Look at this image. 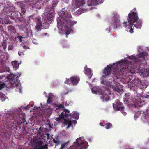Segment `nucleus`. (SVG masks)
I'll return each instance as SVG.
<instances>
[{"label": "nucleus", "instance_id": "nucleus-26", "mask_svg": "<svg viewBox=\"0 0 149 149\" xmlns=\"http://www.w3.org/2000/svg\"><path fill=\"white\" fill-rule=\"evenodd\" d=\"M134 26L137 28H141V24L139 22H137L134 25Z\"/></svg>", "mask_w": 149, "mask_h": 149}, {"label": "nucleus", "instance_id": "nucleus-3", "mask_svg": "<svg viewBox=\"0 0 149 149\" xmlns=\"http://www.w3.org/2000/svg\"><path fill=\"white\" fill-rule=\"evenodd\" d=\"M138 19L137 13L134 12V11H132L128 14V25L127 24V22H125L123 23V24L124 25L123 26L126 28V29L127 31H128V29H129V32L132 33L133 31L132 26H133L134 23L137 22Z\"/></svg>", "mask_w": 149, "mask_h": 149}, {"label": "nucleus", "instance_id": "nucleus-6", "mask_svg": "<svg viewBox=\"0 0 149 149\" xmlns=\"http://www.w3.org/2000/svg\"><path fill=\"white\" fill-rule=\"evenodd\" d=\"M108 92V90H106L105 92L102 91L101 92H98L96 93L94 91V93H97L99 95L101 98L102 99L103 101H107L109 99V97L108 96L109 94H107L106 93Z\"/></svg>", "mask_w": 149, "mask_h": 149}, {"label": "nucleus", "instance_id": "nucleus-27", "mask_svg": "<svg viewBox=\"0 0 149 149\" xmlns=\"http://www.w3.org/2000/svg\"><path fill=\"white\" fill-rule=\"evenodd\" d=\"M52 97L50 95L48 97V99L47 101V103L48 104L51 103L52 102Z\"/></svg>", "mask_w": 149, "mask_h": 149}, {"label": "nucleus", "instance_id": "nucleus-52", "mask_svg": "<svg viewBox=\"0 0 149 149\" xmlns=\"http://www.w3.org/2000/svg\"><path fill=\"white\" fill-rule=\"evenodd\" d=\"M101 83H102V84H105V83H104V81H102L101 82Z\"/></svg>", "mask_w": 149, "mask_h": 149}, {"label": "nucleus", "instance_id": "nucleus-2", "mask_svg": "<svg viewBox=\"0 0 149 149\" xmlns=\"http://www.w3.org/2000/svg\"><path fill=\"white\" fill-rule=\"evenodd\" d=\"M25 118L24 114L22 113L18 114L17 116L8 115L6 117L5 120L7 123H11L10 125L11 127H17L25 122Z\"/></svg>", "mask_w": 149, "mask_h": 149}, {"label": "nucleus", "instance_id": "nucleus-54", "mask_svg": "<svg viewBox=\"0 0 149 149\" xmlns=\"http://www.w3.org/2000/svg\"><path fill=\"white\" fill-rule=\"evenodd\" d=\"M69 91H67V93L65 94V95H66V94H67V93H68V92H69Z\"/></svg>", "mask_w": 149, "mask_h": 149}, {"label": "nucleus", "instance_id": "nucleus-36", "mask_svg": "<svg viewBox=\"0 0 149 149\" xmlns=\"http://www.w3.org/2000/svg\"><path fill=\"white\" fill-rule=\"evenodd\" d=\"M6 44L5 42H3L2 44V45L3 46L4 49H5L6 48Z\"/></svg>", "mask_w": 149, "mask_h": 149}, {"label": "nucleus", "instance_id": "nucleus-14", "mask_svg": "<svg viewBox=\"0 0 149 149\" xmlns=\"http://www.w3.org/2000/svg\"><path fill=\"white\" fill-rule=\"evenodd\" d=\"M26 11L25 9L23 8H21V12H17V13H15V14H17V15H13L14 16V17L15 18H18L19 17L18 16V14H19L20 15V16L23 17V15H24Z\"/></svg>", "mask_w": 149, "mask_h": 149}, {"label": "nucleus", "instance_id": "nucleus-50", "mask_svg": "<svg viewBox=\"0 0 149 149\" xmlns=\"http://www.w3.org/2000/svg\"><path fill=\"white\" fill-rule=\"evenodd\" d=\"M123 113L124 115H125L126 114V113L124 112H123Z\"/></svg>", "mask_w": 149, "mask_h": 149}, {"label": "nucleus", "instance_id": "nucleus-21", "mask_svg": "<svg viewBox=\"0 0 149 149\" xmlns=\"http://www.w3.org/2000/svg\"><path fill=\"white\" fill-rule=\"evenodd\" d=\"M64 116H62V115L61 114V115H59L58 117L57 118L56 120L57 122L60 123L63 121L62 120L64 119Z\"/></svg>", "mask_w": 149, "mask_h": 149}, {"label": "nucleus", "instance_id": "nucleus-17", "mask_svg": "<svg viewBox=\"0 0 149 149\" xmlns=\"http://www.w3.org/2000/svg\"><path fill=\"white\" fill-rule=\"evenodd\" d=\"M124 63H119L118 65V66L120 65L121 67V69L120 70V71L119 72V74H123V72H124L125 71L126 69V67H125V68H124V67H123L124 66Z\"/></svg>", "mask_w": 149, "mask_h": 149}, {"label": "nucleus", "instance_id": "nucleus-9", "mask_svg": "<svg viewBox=\"0 0 149 149\" xmlns=\"http://www.w3.org/2000/svg\"><path fill=\"white\" fill-rule=\"evenodd\" d=\"M36 25L35 26L36 29L37 31L40 30L42 29V24L40 20L38 18L36 22Z\"/></svg>", "mask_w": 149, "mask_h": 149}, {"label": "nucleus", "instance_id": "nucleus-13", "mask_svg": "<svg viewBox=\"0 0 149 149\" xmlns=\"http://www.w3.org/2000/svg\"><path fill=\"white\" fill-rule=\"evenodd\" d=\"M62 116H63L64 118H67L69 116L70 118V111L67 109H65L64 111L61 113Z\"/></svg>", "mask_w": 149, "mask_h": 149}, {"label": "nucleus", "instance_id": "nucleus-20", "mask_svg": "<svg viewBox=\"0 0 149 149\" xmlns=\"http://www.w3.org/2000/svg\"><path fill=\"white\" fill-rule=\"evenodd\" d=\"M107 86L108 87V88L109 89V87H110L113 90H114L115 91H116L118 92H119L120 91V90L119 89H116V88L113 85H111V84L109 83H107Z\"/></svg>", "mask_w": 149, "mask_h": 149}, {"label": "nucleus", "instance_id": "nucleus-1", "mask_svg": "<svg viewBox=\"0 0 149 149\" xmlns=\"http://www.w3.org/2000/svg\"><path fill=\"white\" fill-rule=\"evenodd\" d=\"M65 10H62L60 13V17L58 18L57 20L58 25L65 28L66 34H68L72 30L71 27L76 23V22L72 21L70 13Z\"/></svg>", "mask_w": 149, "mask_h": 149}, {"label": "nucleus", "instance_id": "nucleus-46", "mask_svg": "<svg viewBox=\"0 0 149 149\" xmlns=\"http://www.w3.org/2000/svg\"><path fill=\"white\" fill-rule=\"evenodd\" d=\"M28 108H29L28 106H26L25 107L24 109L26 110H27L28 109Z\"/></svg>", "mask_w": 149, "mask_h": 149}, {"label": "nucleus", "instance_id": "nucleus-47", "mask_svg": "<svg viewBox=\"0 0 149 149\" xmlns=\"http://www.w3.org/2000/svg\"><path fill=\"white\" fill-rule=\"evenodd\" d=\"M21 89L22 88L20 87H19V91L20 92H21Z\"/></svg>", "mask_w": 149, "mask_h": 149}, {"label": "nucleus", "instance_id": "nucleus-18", "mask_svg": "<svg viewBox=\"0 0 149 149\" xmlns=\"http://www.w3.org/2000/svg\"><path fill=\"white\" fill-rule=\"evenodd\" d=\"M70 118H75L76 119H78L79 118V114L76 111L73 112L72 113L70 114Z\"/></svg>", "mask_w": 149, "mask_h": 149}, {"label": "nucleus", "instance_id": "nucleus-7", "mask_svg": "<svg viewBox=\"0 0 149 149\" xmlns=\"http://www.w3.org/2000/svg\"><path fill=\"white\" fill-rule=\"evenodd\" d=\"M122 103L120 102L118 100L116 101V104H113V106L115 109L116 110L122 111L123 109V107H122Z\"/></svg>", "mask_w": 149, "mask_h": 149}, {"label": "nucleus", "instance_id": "nucleus-5", "mask_svg": "<svg viewBox=\"0 0 149 149\" xmlns=\"http://www.w3.org/2000/svg\"><path fill=\"white\" fill-rule=\"evenodd\" d=\"M45 15L49 20H51L54 17V11L53 8L46 9L45 12Z\"/></svg>", "mask_w": 149, "mask_h": 149}, {"label": "nucleus", "instance_id": "nucleus-49", "mask_svg": "<svg viewBox=\"0 0 149 149\" xmlns=\"http://www.w3.org/2000/svg\"><path fill=\"white\" fill-rule=\"evenodd\" d=\"M39 131H38V133H39V132L40 130V131H41V127H40V128H39Z\"/></svg>", "mask_w": 149, "mask_h": 149}, {"label": "nucleus", "instance_id": "nucleus-12", "mask_svg": "<svg viewBox=\"0 0 149 149\" xmlns=\"http://www.w3.org/2000/svg\"><path fill=\"white\" fill-rule=\"evenodd\" d=\"M111 68L109 65H108L104 70L103 73L105 76L111 74Z\"/></svg>", "mask_w": 149, "mask_h": 149}, {"label": "nucleus", "instance_id": "nucleus-24", "mask_svg": "<svg viewBox=\"0 0 149 149\" xmlns=\"http://www.w3.org/2000/svg\"><path fill=\"white\" fill-rule=\"evenodd\" d=\"M102 3V1L101 0H94V5H97L99 3Z\"/></svg>", "mask_w": 149, "mask_h": 149}, {"label": "nucleus", "instance_id": "nucleus-30", "mask_svg": "<svg viewBox=\"0 0 149 149\" xmlns=\"http://www.w3.org/2000/svg\"><path fill=\"white\" fill-rule=\"evenodd\" d=\"M89 84V86L90 87V88L91 89V91L92 93H93V86L92 84H91L90 83L88 82H87Z\"/></svg>", "mask_w": 149, "mask_h": 149}, {"label": "nucleus", "instance_id": "nucleus-4", "mask_svg": "<svg viewBox=\"0 0 149 149\" xmlns=\"http://www.w3.org/2000/svg\"><path fill=\"white\" fill-rule=\"evenodd\" d=\"M80 80L79 77L77 76H73L70 79L66 78L65 83L68 85L72 84L73 85H77Z\"/></svg>", "mask_w": 149, "mask_h": 149}, {"label": "nucleus", "instance_id": "nucleus-8", "mask_svg": "<svg viewBox=\"0 0 149 149\" xmlns=\"http://www.w3.org/2000/svg\"><path fill=\"white\" fill-rule=\"evenodd\" d=\"M84 73L88 76L89 79H90L92 76L90 69L87 67L86 66L84 67Z\"/></svg>", "mask_w": 149, "mask_h": 149}, {"label": "nucleus", "instance_id": "nucleus-23", "mask_svg": "<svg viewBox=\"0 0 149 149\" xmlns=\"http://www.w3.org/2000/svg\"><path fill=\"white\" fill-rule=\"evenodd\" d=\"M129 58L131 60L132 62H135L137 61V59L136 57L134 56H132L129 57Z\"/></svg>", "mask_w": 149, "mask_h": 149}, {"label": "nucleus", "instance_id": "nucleus-10", "mask_svg": "<svg viewBox=\"0 0 149 149\" xmlns=\"http://www.w3.org/2000/svg\"><path fill=\"white\" fill-rule=\"evenodd\" d=\"M75 3L76 4V8H80L85 3V0H76Z\"/></svg>", "mask_w": 149, "mask_h": 149}, {"label": "nucleus", "instance_id": "nucleus-32", "mask_svg": "<svg viewBox=\"0 0 149 149\" xmlns=\"http://www.w3.org/2000/svg\"><path fill=\"white\" fill-rule=\"evenodd\" d=\"M63 120H64V121L63 122V123L65 125H67L68 124V123H69V121L70 120H67L66 119H65Z\"/></svg>", "mask_w": 149, "mask_h": 149}, {"label": "nucleus", "instance_id": "nucleus-37", "mask_svg": "<svg viewBox=\"0 0 149 149\" xmlns=\"http://www.w3.org/2000/svg\"><path fill=\"white\" fill-rule=\"evenodd\" d=\"M54 142L56 143L57 145H58L59 144V142L58 141L56 140L55 139H53Z\"/></svg>", "mask_w": 149, "mask_h": 149}, {"label": "nucleus", "instance_id": "nucleus-11", "mask_svg": "<svg viewBox=\"0 0 149 149\" xmlns=\"http://www.w3.org/2000/svg\"><path fill=\"white\" fill-rule=\"evenodd\" d=\"M75 3L76 4V8H80L85 3V0H76Z\"/></svg>", "mask_w": 149, "mask_h": 149}, {"label": "nucleus", "instance_id": "nucleus-48", "mask_svg": "<svg viewBox=\"0 0 149 149\" xmlns=\"http://www.w3.org/2000/svg\"><path fill=\"white\" fill-rule=\"evenodd\" d=\"M45 134H44L43 135V136H42V137H43V139H44V138H45Z\"/></svg>", "mask_w": 149, "mask_h": 149}, {"label": "nucleus", "instance_id": "nucleus-34", "mask_svg": "<svg viewBox=\"0 0 149 149\" xmlns=\"http://www.w3.org/2000/svg\"><path fill=\"white\" fill-rule=\"evenodd\" d=\"M45 138H46L47 139H50V137L49 134L47 133L45 134Z\"/></svg>", "mask_w": 149, "mask_h": 149}, {"label": "nucleus", "instance_id": "nucleus-56", "mask_svg": "<svg viewBox=\"0 0 149 149\" xmlns=\"http://www.w3.org/2000/svg\"><path fill=\"white\" fill-rule=\"evenodd\" d=\"M67 47V46H65V47Z\"/></svg>", "mask_w": 149, "mask_h": 149}, {"label": "nucleus", "instance_id": "nucleus-51", "mask_svg": "<svg viewBox=\"0 0 149 149\" xmlns=\"http://www.w3.org/2000/svg\"><path fill=\"white\" fill-rule=\"evenodd\" d=\"M100 125H101V126H103V123H100Z\"/></svg>", "mask_w": 149, "mask_h": 149}, {"label": "nucleus", "instance_id": "nucleus-40", "mask_svg": "<svg viewBox=\"0 0 149 149\" xmlns=\"http://www.w3.org/2000/svg\"><path fill=\"white\" fill-rule=\"evenodd\" d=\"M17 38H19V40L21 41L22 42V37L21 36H18Z\"/></svg>", "mask_w": 149, "mask_h": 149}, {"label": "nucleus", "instance_id": "nucleus-43", "mask_svg": "<svg viewBox=\"0 0 149 149\" xmlns=\"http://www.w3.org/2000/svg\"><path fill=\"white\" fill-rule=\"evenodd\" d=\"M18 54L19 56H22L24 54L23 52H18Z\"/></svg>", "mask_w": 149, "mask_h": 149}, {"label": "nucleus", "instance_id": "nucleus-42", "mask_svg": "<svg viewBox=\"0 0 149 149\" xmlns=\"http://www.w3.org/2000/svg\"><path fill=\"white\" fill-rule=\"evenodd\" d=\"M19 85H20V84L19 83L18 84L17 83V84L16 83H15V84H14L13 86H15L16 87H18V86H19Z\"/></svg>", "mask_w": 149, "mask_h": 149}, {"label": "nucleus", "instance_id": "nucleus-55", "mask_svg": "<svg viewBox=\"0 0 149 149\" xmlns=\"http://www.w3.org/2000/svg\"><path fill=\"white\" fill-rule=\"evenodd\" d=\"M125 149H130V148H125Z\"/></svg>", "mask_w": 149, "mask_h": 149}, {"label": "nucleus", "instance_id": "nucleus-29", "mask_svg": "<svg viewBox=\"0 0 149 149\" xmlns=\"http://www.w3.org/2000/svg\"><path fill=\"white\" fill-rule=\"evenodd\" d=\"M93 0H88V5L89 6H92L93 4Z\"/></svg>", "mask_w": 149, "mask_h": 149}, {"label": "nucleus", "instance_id": "nucleus-38", "mask_svg": "<svg viewBox=\"0 0 149 149\" xmlns=\"http://www.w3.org/2000/svg\"><path fill=\"white\" fill-rule=\"evenodd\" d=\"M8 28L9 29V30H10V29H11L14 30L15 31V29L14 28V27L13 26H8Z\"/></svg>", "mask_w": 149, "mask_h": 149}, {"label": "nucleus", "instance_id": "nucleus-19", "mask_svg": "<svg viewBox=\"0 0 149 149\" xmlns=\"http://www.w3.org/2000/svg\"><path fill=\"white\" fill-rule=\"evenodd\" d=\"M148 55V54L146 52H143V53H140L137 56L139 58H142L143 60H144V56H146Z\"/></svg>", "mask_w": 149, "mask_h": 149}, {"label": "nucleus", "instance_id": "nucleus-45", "mask_svg": "<svg viewBox=\"0 0 149 149\" xmlns=\"http://www.w3.org/2000/svg\"><path fill=\"white\" fill-rule=\"evenodd\" d=\"M145 74L146 75V76H149V72H146Z\"/></svg>", "mask_w": 149, "mask_h": 149}, {"label": "nucleus", "instance_id": "nucleus-59", "mask_svg": "<svg viewBox=\"0 0 149 149\" xmlns=\"http://www.w3.org/2000/svg\"><path fill=\"white\" fill-rule=\"evenodd\" d=\"M110 93H109V94H110Z\"/></svg>", "mask_w": 149, "mask_h": 149}, {"label": "nucleus", "instance_id": "nucleus-28", "mask_svg": "<svg viewBox=\"0 0 149 149\" xmlns=\"http://www.w3.org/2000/svg\"><path fill=\"white\" fill-rule=\"evenodd\" d=\"M105 126L106 128L109 129L111 127L112 124L111 123H106Z\"/></svg>", "mask_w": 149, "mask_h": 149}, {"label": "nucleus", "instance_id": "nucleus-57", "mask_svg": "<svg viewBox=\"0 0 149 149\" xmlns=\"http://www.w3.org/2000/svg\"><path fill=\"white\" fill-rule=\"evenodd\" d=\"M71 147L72 148H73V146H71Z\"/></svg>", "mask_w": 149, "mask_h": 149}, {"label": "nucleus", "instance_id": "nucleus-44", "mask_svg": "<svg viewBox=\"0 0 149 149\" xmlns=\"http://www.w3.org/2000/svg\"><path fill=\"white\" fill-rule=\"evenodd\" d=\"M52 109H50V111H49V113H48V114H49V116H50V115H51V111H52Z\"/></svg>", "mask_w": 149, "mask_h": 149}, {"label": "nucleus", "instance_id": "nucleus-31", "mask_svg": "<svg viewBox=\"0 0 149 149\" xmlns=\"http://www.w3.org/2000/svg\"><path fill=\"white\" fill-rule=\"evenodd\" d=\"M58 3V0H56V1H54V2L53 5H52V7H55L56 5Z\"/></svg>", "mask_w": 149, "mask_h": 149}, {"label": "nucleus", "instance_id": "nucleus-58", "mask_svg": "<svg viewBox=\"0 0 149 149\" xmlns=\"http://www.w3.org/2000/svg\"><path fill=\"white\" fill-rule=\"evenodd\" d=\"M47 33H46V34H45V35H47Z\"/></svg>", "mask_w": 149, "mask_h": 149}, {"label": "nucleus", "instance_id": "nucleus-22", "mask_svg": "<svg viewBox=\"0 0 149 149\" xmlns=\"http://www.w3.org/2000/svg\"><path fill=\"white\" fill-rule=\"evenodd\" d=\"M1 79V77L0 76V79ZM6 84L0 80V90L2 89L6 86Z\"/></svg>", "mask_w": 149, "mask_h": 149}, {"label": "nucleus", "instance_id": "nucleus-35", "mask_svg": "<svg viewBox=\"0 0 149 149\" xmlns=\"http://www.w3.org/2000/svg\"><path fill=\"white\" fill-rule=\"evenodd\" d=\"M68 125L67 127V129L69 128L72 125V122L70 120Z\"/></svg>", "mask_w": 149, "mask_h": 149}, {"label": "nucleus", "instance_id": "nucleus-15", "mask_svg": "<svg viewBox=\"0 0 149 149\" xmlns=\"http://www.w3.org/2000/svg\"><path fill=\"white\" fill-rule=\"evenodd\" d=\"M20 74H18V75L13 74V76L10 78V79L12 81L11 82L15 83V81H17V79L20 76Z\"/></svg>", "mask_w": 149, "mask_h": 149}, {"label": "nucleus", "instance_id": "nucleus-39", "mask_svg": "<svg viewBox=\"0 0 149 149\" xmlns=\"http://www.w3.org/2000/svg\"><path fill=\"white\" fill-rule=\"evenodd\" d=\"M57 107L58 109H61V108H63L64 107V106H63L62 104H60L57 106Z\"/></svg>", "mask_w": 149, "mask_h": 149}, {"label": "nucleus", "instance_id": "nucleus-53", "mask_svg": "<svg viewBox=\"0 0 149 149\" xmlns=\"http://www.w3.org/2000/svg\"><path fill=\"white\" fill-rule=\"evenodd\" d=\"M125 95H126H126H127V96H129V94L127 93V94H125Z\"/></svg>", "mask_w": 149, "mask_h": 149}, {"label": "nucleus", "instance_id": "nucleus-33", "mask_svg": "<svg viewBox=\"0 0 149 149\" xmlns=\"http://www.w3.org/2000/svg\"><path fill=\"white\" fill-rule=\"evenodd\" d=\"M13 46L12 44L8 46V49L9 50H12V49L13 48Z\"/></svg>", "mask_w": 149, "mask_h": 149}, {"label": "nucleus", "instance_id": "nucleus-41", "mask_svg": "<svg viewBox=\"0 0 149 149\" xmlns=\"http://www.w3.org/2000/svg\"><path fill=\"white\" fill-rule=\"evenodd\" d=\"M23 48L24 49H29V47L27 46L24 45L23 46Z\"/></svg>", "mask_w": 149, "mask_h": 149}, {"label": "nucleus", "instance_id": "nucleus-25", "mask_svg": "<svg viewBox=\"0 0 149 149\" xmlns=\"http://www.w3.org/2000/svg\"><path fill=\"white\" fill-rule=\"evenodd\" d=\"M115 23L116 25V27H119L120 26V22L119 20L117 18L115 19Z\"/></svg>", "mask_w": 149, "mask_h": 149}, {"label": "nucleus", "instance_id": "nucleus-16", "mask_svg": "<svg viewBox=\"0 0 149 149\" xmlns=\"http://www.w3.org/2000/svg\"><path fill=\"white\" fill-rule=\"evenodd\" d=\"M11 64L13 66L14 69L15 70L17 69L19 66V64L18 61H12L11 62Z\"/></svg>", "mask_w": 149, "mask_h": 149}]
</instances>
